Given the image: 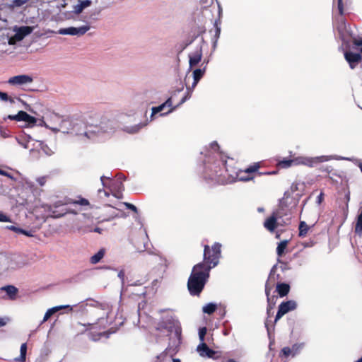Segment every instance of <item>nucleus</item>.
<instances>
[{
	"mask_svg": "<svg viewBox=\"0 0 362 362\" xmlns=\"http://www.w3.org/2000/svg\"><path fill=\"white\" fill-rule=\"evenodd\" d=\"M210 146L211 149L216 152L217 156L220 158V160L206 167L204 179L214 185H224L227 182V179L223 174V170L221 165H222V160H228L229 158L223 156L221 152H219V146L216 141H213L210 144Z\"/></svg>",
	"mask_w": 362,
	"mask_h": 362,
	"instance_id": "f257e3e1",
	"label": "nucleus"
},
{
	"mask_svg": "<svg viewBox=\"0 0 362 362\" xmlns=\"http://www.w3.org/2000/svg\"><path fill=\"white\" fill-rule=\"evenodd\" d=\"M209 271L205 269L202 263L195 264L187 281V288L190 295L199 296L209 277Z\"/></svg>",
	"mask_w": 362,
	"mask_h": 362,
	"instance_id": "f03ea898",
	"label": "nucleus"
},
{
	"mask_svg": "<svg viewBox=\"0 0 362 362\" xmlns=\"http://www.w3.org/2000/svg\"><path fill=\"white\" fill-rule=\"evenodd\" d=\"M235 160L233 158H228L227 160H222V169L223 172L227 173L229 177L236 176L240 181L247 182L254 179L252 173H256L260 168V163H254L245 170H237L233 166Z\"/></svg>",
	"mask_w": 362,
	"mask_h": 362,
	"instance_id": "7ed1b4c3",
	"label": "nucleus"
},
{
	"mask_svg": "<svg viewBox=\"0 0 362 362\" xmlns=\"http://www.w3.org/2000/svg\"><path fill=\"white\" fill-rule=\"evenodd\" d=\"M221 244L214 243L211 247L208 245L204 246V260L202 264L204 265L205 269L210 270L218 265L221 256Z\"/></svg>",
	"mask_w": 362,
	"mask_h": 362,
	"instance_id": "20e7f679",
	"label": "nucleus"
},
{
	"mask_svg": "<svg viewBox=\"0 0 362 362\" xmlns=\"http://www.w3.org/2000/svg\"><path fill=\"white\" fill-rule=\"evenodd\" d=\"M282 216L283 214L281 210L273 211V213L265 219L263 223L264 228L270 233H274L279 225L284 226L287 224L286 222L284 223H279L278 222V221L281 219Z\"/></svg>",
	"mask_w": 362,
	"mask_h": 362,
	"instance_id": "39448f33",
	"label": "nucleus"
},
{
	"mask_svg": "<svg viewBox=\"0 0 362 362\" xmlns=\"http://www.w3.org/2000/svg\"><path fill=\"white\" fill-rule=\"evenodd\" d=\"M276 265L273 266L270 270L268 279L265 283V294L267 298L269 299L271 291L275 286L276 282L282 280L281 275L279 274H276Z\"/></svg>",
	"mask_w": 362,
	"mask_h": 362,
	"instance_id": "423d86ee",
	"label": "nucleus"
},
{
	"mask_svg": "<svg viewBox=\"0 0 362 362\" xmlns=\"http://www.w3.org/2000/svg\"><path fill=\"white\" fill-rule=\"evenodd\" d=\"M297 308V303L295 300H290L285 302H282L279 305V309L276 315L274 322L276 323L280 320L284 315L290 311L294 310Z\"/></svg>",
	"mask_w": 362,
	"mask_h": 362,
	"instance_id": "0eeeda50",
	"label": "nucleus"
},
{
	"mask_svg": "<svg viewBox=\"0 0 362 362\" xmlns=\"http://www.w3.org/2000/svg\"><path fill=\"white\" fill-rule=\"evenodd\" d=\"M33 30V28L30 26H21L16 30V33L11 37L8 40L10 45H14L17 42L21 41L25 36L30 34Z\"/></svg>",
	"mask_w": 362,
	"mask_h": 362,
	"instance_id": "6e6552de",
	"label": "nucleus"
},
{
	"mask_svg": "<svg viewBox=\"0 0 362 362\" xmlns=\"http://www.w3.org/2000/svg\"><path fill=\"white\" fill-rule=\"evenodd\" d=\"M89 29L90 26L88 25H83L79 28L69 27L60 29L59 33L62 35H83L89 30Z\"/></svg>",
	"mask_w": 362,
	"mask_h": 362,
	"instance_id": "1a4fd4ad",
	"label": "nucleus"
},
{
	"mask_svg": "<svg viewBox=\"0 0 362 362\" xmlns=\"http://www.w3.org/2000/svg\"><path fill=\"white\" fill-rule=\"evenodd\" d=\"M344 58L351 69H355L362 59L360 54L351 51H346L344 52Z\"/></svg>",
	"mask_w": 362,
	"mask_h": 362,
	"instance_id": "9d476101",
	"label": "nucleus"
},
{
	"mask_svg": "<svg viewBox=\"0 0 362 362\" xmlns=\"http://www.w3.org/2000/svg\"><path fill=\"white\" fill-rule=\"evenodd\" d=\"M0 291L5 292L6 294L2 296L4 299L14 300L17 298L18 289L13 285H7L0 288Z\"/></svg>",
	"mask_w": 362,
	"mask_h": 362,
	"instance_id": "9b49d317",
	"label": "nucleus"
},
{
	"mask_svg": "<svg viewBox=\"0 0 362 362\" xmlns=\"http://www.w3.org/2000/svg\"><path fill=\"white\" fill-rule=\"evenodd\" d=\"M197 351L199 355L202 357H208L211 358H214L216 352L210 349L208 345L205 342L200 343L197 348Z\"/></svg>",
	"mask_w": 362,
	"mask_h": 362,
	"instance_id": "f8f14e48",
	"label": "nucleus"
},
{
	"mask_svg": "<svg viewBox=\"0 0 362 362\" xmlns=\"http://www.w3.org/2000/svg\"><path fill=\"white\" fill-rule=\"evenodd\" d=\"M33 78L28 75H18L9 78L8 83L12 85H23L32 83Z\"/></svg>",
	"mask_w": 362,
	"mask_h": 362,
	"instance_id": "ddd939ff",
	"label": "nucleus"
},
{
	"mask_svg": "<svg viewBox=\"0 0 362 362\" xmlns=\"http://www.w3.org/2000/svg\"><path fill=\"white\" fill-rule=\"evenodd\" d=\"M202 58V47H199L195 52L189 54V66L192 68L197 66L201 62Z\"/></svg>",
	"mask_w": 362,
	"mask_h": 362,
	"instance_id": "4468645a",
	"label": "nucleus"
},
{
	"mask_svg": "<svg viewBox=\"0 0 362 362\" xmlns=\"http://www.w3.org/2000/svg\"><path fill=\"white\" fill-rule=\"evenodd\" d=\"M293 165H304L308 167H313L317 163V159L308 157H296L293 158Z\"/></svg>",
	"mask_w": 362,
	"mask_h": 362,
	"instance_id": "2eb2a0df",
	"label": "nucleus"
},
{
	"mask_svg": "<svg viewBox=\"0 0 362 362\" xmlns=\"http://www.w3.org/2000/svg\"><path fill=\"white\" fill-rule=\"evenodd\" d=\"M66 308H69L70 311L73 310V308L68 305H67L55 306L50 309H48L44 315L42 322H46L55 313H57L62 309H66Z\"/></svg>",
	"mask_w": 362,
	"mask_h": 362,
	"instance_id": "dca6fc26",
	"label": "nucleus"
},
{
	"mask_svg": "<svg viewBox=\"0 0 362 362\" xmlns=\"http://www.w3.org/2000/svg\"><path fill=\"white\" fill-rule=\"evenodd\" d=\"M290 288L289 284L286 283H277L276 286V291L281 298L288 294Z\"/></svg>",
	"mask_w": 362,
	"mask_h": 362,
	"instance_id": "f3484780",
	"label": "nucleus"
},
{
	"mask_svg": "<svg viewBox=\"0 0 362 362\" xmlns=\"http://www.w3.org/2000/svg\"><path fill=\"white\" fill-rule=\"evenodd\" d=\"M21 121L26 122L29 126L33 127L37 122V119L28 114L26 112L21 110Z\"/></svg>",
	"mask_w": 362,
	"mask_h": 362,
	"instance_id": "a211bd4d",
	"label": "nucleus"
},
{
	"mask_svg": "<svg viewBox=\"0 0 362 362\" xmlns=\"http://www.w3.org/2000/svg\"><path fill=\"white\" fill-rule=\"evenodd\" d=\"M105 254V249L101 248L99 250V251L93 255L90 258V262L93 264H95L101 261V259L104 257Z\"/></svg>",
	"mask_w": 362,
	"mask_h": 362,
	"instance_id": "6ab92c4d",
	"label": "nucleus"
},
{
	"mask_svg": "<svg viewBox=\"0 0 362 362\" xmlns=\"http://www.w3.org/2000/svg\"><path fill=\"white\" fill-rule=\"evenodd\" d=\"M206 71V67L203 69H197L193 71V78L194 82L192 86L194 87L197 86L199 81L202 78Z\"/></svg>",
	"mask_w": 362,
	"mask_h": 362,
	"instance_id": "aec40b11",
	"label": "nucleus"
},
{
	"mask_svg": "<svg viewBox=\"0 0 362 362\" xmlns=\"http://www.w3.org/2000/svg\"><path fill=\"white\" fill-rule=\"evenodd\" d=\"M173 327V322L171 320L160 321L158 323L156 329L157 330H167L168 332H171Z\"/></svg>",
	"mask_w": 362,
	"mask_h": 362,
	"instance_id": "412c9836",
	"label": "nucleus"
},
{
	"mask_svg": "<svg viewBox=\"0 0 362 362\" xmlns=\"http://www.w3.org/2000/svg\"><path fill=\"white\" fill-rule=\"evenodd\" d=\"M310 227L303 221H300L298 226L299 237L304 238L307 235Z\"/></svg>",
	"mask_w": 362,
	"mask_h": 362,
	"instance_id": "4be33fe9",
	"label": "nucleus"
},
{
	"mask_svg": "<svg viewBox=\"0 0 362 362\" xmlns=\"http://www.w3.org/2000/svg\"><path fill=\"white\" fill-rule=\"evenodd\" d=\"M288 243V240H284L281 241L278 244V246L276 247V254L279 257H282L283 255L284 254L285 250L287 247Z\"/></svg>",
	"mask_w": 362,
	"mask_h": 362,
	"instance_id": "5701e85b",
	"label": "nucleus"
},
{
	"mask_svg": "<svg viewBox=\"0 0 362 362\" xmlns=\"http://www.w3.org/2000/svg\"><path fill=\"white\" fill-rule=\"evenodd\" d=\"M20 352H21V354H20L19 357L16 358L14 360H15V361H18V362H25V358H26V353H27V344L26 343H23L21 344Z\"/></svg>",
	"mask_w": 362,
	"mask_h": 362,
	"instance_id": "b1692460",
	"label": "nucleus"
},
{
	"mask_svg": "<svg viewBox=\"0 0 362 362\" xmlns=\"http://www.w3.org/2000/svg\"><path fill=\"white\" fill-rule=\"evenodd\" d=\"M292 165H293V158H284L281 160H279L276 163V166L279 168H288Z\"/></svg>",
	"mask_w": 362,
	"mask_h": 362,
	"instance_id": "393cba45",
	"label": "nucleus"
},
{
	"mask_svg": "<svg viewBox=\"0 0 362 362\" xmlns=\"http://www.w3.org/2000/svg\"><path fill=\"white\" fill-rule=\"evenodd\" d=\"M172 106V101L171 98H168L164 103L162 105L153 107L152 108V115L156 114L158 112H160L164 110L165 107H170Z\"/></svg>",
	"mask_w": 362,
	"mask_h": 362,
	"instance_id": "a878e982",
	"label": "nucleus"
},
{
	"mask_svg": "<svg viewBox=\"0 0 362 362\" xmlns=\"http://www.w3.org/2000/svg\"><path fill=\"white\" fill-rule=\"evenodd\" d=\"M96 116V115L95 113H93V112H87L86 114H85L83 115V120L85 121V122L90 125V126H94L95 125V120H94V117Z\"/></svg>",
	"mask_w": 362,
	"mask_h": 362,
	"instance_id": "bb28decb",
	"label": "nucleus"
},
{
	"mask_svg": "<svg viewBox=\"0 0 362 362\" xmlns=\"http://www.w3.org/2000/svg\"><path fill=\"white\" fill-rule=\"evenodd\" d=\"M66 203L67 204H78L81 206H89L90 205L88 200L85 198H83V197H79V199L78 200H73L71 199H69Z\"/></svg>",
	"mask_w": 362,
	"mask_h": 362,
	"instance_id": "cd10ccee",
	"label": "nucleus"
},
{
	"mask_svg": "<svg viewBox=\"0 0 362 362\" xmlns=\"http://www.w3.org/2000/svg\"><path fill=\"white\" fill-rule=\"evenodd\" d=\"M216 308L217 306L216 304L209 303L203 307V312L204 313L211 315L216 311Z\"/></svg>",
	"mask_w": 362,
	"mask_h": 362,
	"instance_id": "c85d7f7f",
	"label": "nucleus"
},
{
	"mask_svg": "<svg viewBox=\"0 0 362 362\" xmlns=\"http://www.w3.org/2000/svg\"><path fill=\"white\" fill-rule=\"evenodd\" d=\"M158 360L159 361L158 362H181L178 358H172L163 354L158 356Z\"/></svg>",
	"mask_w": 362,
	"mask_h": 362,
	"instance_id": "c756f323",
	"label": "nucleus"
},
{
	"mask_svg": "<svg viewBox=\"0 0 362 362\" xmlns=\"http://www.w3.org/2000/svg\"><path fill=\"white\" fill-rule=\"evenodd\" d=\"M355 233L361 234L362 233V211L358 216L357 221L355 226Z\"/></svg>",
	"mask_w": 362,
	"mask_h": 362,
	"instance_id": "7c9ffc66",
	"label": "nucleus"
},
{
	"mask_svg": "<svg viewBox=\"0 0 362 362\" xmlns=\"http://www.w3.org/2000/svg\"><path fill=\"white\" fill-rule=\"evenodd\" d=\"M274 298H277V297L275 296H271L269 295V298H267V315L269 317L271 315V310L274 308V307L275 305V303H273V305H271V300L274 299Z\"/></svg>",
	"mask_w": 362,
	"mask_h": 362,
	"instance_id": "2f4dec72",
	"label": "nucleus"
},
{
	"mask_svg": "<svg viewBox=\"0 0 362 362\" xmlns=\"http://www.w3.org/2000/svg\"><path fill=\"white\" fill-rule=\"evenodd\" d=\"M289 356H292V350H291V349L290 347H288V346L284 347L281 349V352L279 354V356L280 357L284 356V357L286 358V357H288Z\"/></svg>",
	"mask_w": 362,
	"mask_h": 362,
	"instance_id": "473e14b6",
	"label": "nucleus"
},
{
	"mask_svg": "<svg viewBox=\"0 0 362 362\" xmlns=\"http://www.w3.org/2000/svg\"><path fill=\"white\" fill-rule=\"evenodd\" d=\"M28 0H13L11 4L12 8L15 7H21L25 3H27Z\"/></svg>",
	"mask_w": 362,
	"mask_h": 362,
	"instance_id": "72a5a7b5",
	"label": "nucleus"
},
{
	"mask_svg": "<svg viewBox=\"0 0 362 362\" xmlns=\"http://www.w3.org/2000/svg\"><path fill=\"white\" fill-rule=\"evenodd\" d=\"M206 332H207V329L205 327H202V328L199 329V339L201 341V343L204 342V338H205V335L206 334Z\"/></svg>",
	"mask_w": 362,
	"mask_h": 362,
	"instance_id": "f704fd0d",
	"label": "nucleus"
},
{
	"mask_svg": "<svg viewBox=\"0 0 362 362\" xmlns=\"http://www.w3.org/2000/svg\"><path fill=\"white\" fill-rule=\"evenodd\" d=\"M337 8L339 14L342 17L344 16V4L342 0H337Z\"/></svg>",
	"mask_w": 362,
	"mask_h": 362,
	"instance_id": "c9c22d12",
	"label": "nucleus"
},
{
	"mask_svg": "<svg viewBox=\"0 0 362 362\" xmlns=\"http://www.w3.org/2000/svg\"><path fill=\"white\" fill-rule=\"evenodd\" d=\"M1 100L4 101H7L8 100H9L11 103H13V100L9 98L7 93L0 91V100Z\"/></svg>",
	"mask_w": 362,
	"mask_h": 362,
	"instance_id": "e433bc0d",
	"label": "nucleus"
},
{
	"mask_svg": "<svg viewBox=\"0 0 362 362\" xmlns=\"http://www.w3.org/2000/svg\"><path fill=\"white\" fill-rule=\"evenodd\" d=\"M8 119L11 120H16V121H21V111L18 112V114L15 115H9L7 117Z\"/></svg>",
	"mask_w": 362,
	"mask_h": 362,
	"instance_id": "4c0bfd02",
	"label": "nucleus"
},
{
	"mask_svg": "<svg viewBox=\"0 0 362 362\" xmlns=\"http://www.w3.org/2000/svg\"><path fill=\"white\" fill-rule=\"evenodd\" d=\"M292 350V356H295L300 351V346L298 344H293L292 346V348H291Z\"/></svg>",
	"mask_w": 362,
	"mask_h": 362,
	"instance_id": "58836bf2",
	"label": "nucleus"
},
{
	"mask_svg": "<svg viewBox=\"0 0 362 362\" xmlns=\"http://www.w3.org/2000/svg\"><path fill=\"white\" fill-rule=\"evenodd\" d=\"M353 44L354 45H356V47H358L359 50L362 53V39H361V40L354 39L353 40Z\"/></svg>",
	"mask_w": 362,
	"mask_h": 362,
	"instance_id": "ea45409f",
	"label": "nucleus"
},
{
	"mask_svg": "<svg viewBox=\"0 0 362 362\" xmlns=\"http://www.w3.org/2000/svg\"><path fill=\"white\" fill-rule=\"evenodd\" d=\"M124 204L126 206L127 209L133 211L135 213H137V208L132 204L124 202Z\"/></svg>",
	"mask_w": 362,
	"mask_h": 362,
	"instance_id": "a19ab883",
	"label": "nucleus"
},
{
	"mask_svg": "<svg viewBox=\"0 0 362 362\" xmlns=\"http://www.w3.org/2000/svg\"><path fill=\"white\" fill-rule=\"evenodd\" d=\"M10 221H11L10 218L8 216H6V214H4L0 211V221L1 222H9Z\"/></svg>",
	"mask_w": 362,
	"mask_h": 362,
	"instance_id": "79ce46f5",
	"label": "nucleus"
},
{
	"mask_svg": "<svg viewBox=\"0 0 362 362\" xmlns=\"http://www.w3.org/2000/svg\"><path fill=\"white\" fill-rule=\"evenodd\" d=\"M37 182L40 186H43V185H45V184L47 182V177L46 176L40 177L37 178Z\"/></svg>",
	"mask_w": 362,
	"mask_h": 362,
	"instance_id": "37998d69",
	"label": "nucleus"
},
{
	"mask_svg": "<svg viewBox=\"0 0 362 362\" xmlns=\"http://www.w3.org/2000/svg\"><path fill=\"white\" fill-rule=\"evenodd\" d=\"M84 8H83V6H81V4L76 5L74 6V12L76 13H80L82 12V11L83 10Z\"/></svg>",
	"mask_w": 362,
	"mask_h": 362,
	"instance_id": "c03bdc74",
	"label": "nucleus"
},
{
	"mask_svg": "<svg viewBox=\"0 0 362 362\" xmlns=\"http://www.w3.org/2000/svg\"><path fill=\"white\" fill-rule=\"evenodd\" d=\"M101 318L100 316H97L96 317V319L93 322V323H87V324H83V326H88V327H90V325H93V324H97L98 322V321L100 320V319ZM78 325H82V324H81L80 322H78Z\"/></svg>",
	"mask_w": 362,
	"mask_h": 362,
	"instance_id": "a18cd8bd",
	"label": "nucleus"
},
{
	"mask_svg": "<svg viewBox=\"0 0 362 362\" xmlns=\"http://www.w3.org/2000/svg\"><path fill=\"white\" fill-rule=\"evenodd\" d=\"M90 3H91V2H90V1H89V0H84V1H81L80 2L81 6H83V8H85L88 7V6H90Z\"/></svg>",
	"mask_w": 362,
	"mask_h": 362,
	"instance_id": "49530a36",
	"label": "nucleus"
},
{
	"mask_svg": "<svg viewBox=\"0 0 362 362\" xmlns=\"http://www.w3.org/2000/svg\"><path fill=\"white\" fill-rule=\"evenodd\" d=\"M7 228L11 230H13V231H15L16 233H19L20 231H21V228H17V227H16L14 226H7Z\"/></svg>",
	"mask_w": 362,
	"mask_h": 362,
	"instance_id": "de8ad7c7",
	"label": "nucleus"
},
{
	"mask_svg": "<svg viewBox=\"0 0 362 362\" xmlns=\"http://www.w3.org/2000/svg\"><path fill=\"white\" fill-rule=\"evenodd\" d=\"M0 175L8 177H12V176L11 175L10 173H8V172H6L1 168H0Z\"/></svg>",
	"mask_w": 362,
	"mask_h": 362,
	"instance_id": "09e8293b",
	"label": "nucleus"
},
{
	"mask_svg": "<svg viewBox=\"0 0 362 362\" xmlns=\"http://www.w3.org/2000/svg\"><path fill=\"white\" fill-rule=\"evenodd\" d=\"M258 174H259V175H275V174H276V171H271V172L259 173Z\"/></svg>",
	"mask_w": 362,
	"mask_h": 362,
	"instance_id": "8fccbe9b",
	"label": "nucleus"
},
{
	"mask_svg": "<svg viewBox=\"0 0 362 362\" xmlns=\"http://www.w3.org/2000/svg\"><path fill=\"white\" fill-rule=\"evenodd\" d=\"M103 230L102 228H100L99 227H95L93 230H91L90 231H93V232H95V233L101 234Z\"/></svg>",
	"mask_w": 362,
	"mask_h": 362,
	"instance_id": "3c124183",
	"label": "nucleus"
},
{
	"mask_svg": "<svg viewBox=\"0 0 362 362\" xmlns=\"http://www.w3.org/2000/svg\"><path fill=\"white\" fill-rule=\"evenodd\" d=\"M324 199V194L321 192L317 197L318 203H321Z\"/></svg>",
	"mask_w": 362,
	"mask_h": 362,
	"instance_id": "603ef678",
	"label": "nucleus"
},
{
	"mask_svg": "<svg viewBox=\"0 0 362 362\" xmlns=\"http://www.w3.org/2000/svg\"><path fill=\"white\" fill-rule=\"evenodd\" d=\"M303 245H304L305 247H312V246H313V245H314V243H313V241L305 242V243H303Z\"/></svg>",
	"mask_w": 362,
	"mask_h": 362,
	"instance_id": "864d4df0",
	"label": "nucleus"
},
{
	"mask_svg": "<svg viewBox=\"0 0 362 362\" xmlns=\"http://www.w3.org/2000/svg\"><path fill=\"white\" fill-rule=\"evenodd\" d=\"M6 322L4 320V319L0 317V327H4V325H6Z\"/></svg>",
	"mask_w": 362,
	"mask_h": 362,
	"instance_id": "5fc2aeb1",
	"label": "nucleus"
},
{
	"mask_svg": "<svg viewBox=\"0 0 362 362\" xmlns=\"http://www.w3.org/2000/svg\"><path fill=\"white\" fill-rule=\"evenodd\" d=\"M19 233L24 234V235H25L27 236H30L29 232H28V231H26V230H25L23 229H21V231H20Z\"/></svg>",
	"mask_w": 362,
	"mask_h": 362,
	"instance_id": "6e6d98bb",
	"label": "nucleus"
},
{
	"mask_svg": "<svg viewBox=\"0 0 362 362\" xmlns=\"http://www.w3.org/2000/svg\"><path fill=\"white\" fill-rule=\"evenodd\" d=\"M345 199L346 200V204L349 202L350 200V192H348L346 195H345Z\"/></svg>",
	"mask_w": 362,
	"mask_h": 362,
	"instance_id": "4d7b16f0",
	"label": "nucleus"
},
{
	"mask_svg": "<svg viewBox=\"0 0 362 362\" xmlns=\"http://www.w3.org/2000/svg\"><path fill=\"white\" fill-rule=\"evenodd\" d=\"M220 32H221V30L219 28L216 27V36L217 37H219V35H220Z\"/></svg>",
	"mask_w": 362,
	"mask_h": 362,
	"instance_id": "13d9d810",
	"label": "nucleus"
},
{
	"mask_svg": "<svg viewBox=\"0 0 362 362\" xmlns=\"http://www.w3.org/2000/svg\"><path fill=\"white\" fill-rule=\"evenodd\" d=\"M188 98H189L188 95H185V97H183L180 101V104L185 103L187 100Z\"/></svg>",
	"mask_w": 362,
	"mask_h": 362,
	"instance_id": "bf43d9fd",
	"label": "nucleus"
},
{
	"mask_svg": "<svg viewBox=\"0 0 362 362\" xmlns=\"http://www.w3.org/2000/svg\"><path fill=\"white\" fill-rule=\"evenodd\" d=\"M102 192H104V194H105V195L106 197H108V196H109V193H108V192H105V190L98 189V193H101Z\"/></svg>",
	"mask_w": 362,
	"mask_h": 362,
	"instance_id": "052dcab7",
	"label": "nucleus"
},
{
	"mask_svg": "<svg viewBox=\"0 0 362 362\" xmlns=\"http://www.w3.org/2000/svg\"><path fill=\"white\" fill-rule=\"evenodd\" d=\"M173 110H174V108H170L168 112H165V114H168V113L172 112ZM165 115V113L164 114H161V115Z\"/></svg>",
	"mask_w": 362,
	"mask_h": 362,
	"instance_id": "680f3d73",
	"label": "nucleus"
},
{
	"mask_svg": "<svg viewBox=\"0 0 362 362\" xmlns=\"http://www.w3.org/2000/svg\"><path fill=\"white\" fill-rule=\"evenodd\" d=\"M358 168H360V170H361V173H362V163H360L358 164Z\"/></svg>",
	"mask_w": 362,
	"mask_h": 362,
	"instance_id": "e2e57ef3",
	"label": "nucleus"
},
{
	"mask_svg": "<svg viewBox=\"0 0 362 362\" xmlns=\"http://www.w3.org/2000/svg\"><path fill=\"white\" fill-rule=\"evenodd\" d=\"M276 298H274V299H272V300H271V305H273V303H276V301H275V300H276Z\"/></svg>",
	"mask_w": 362,
	"mask_h": 362,
	"instance_id": "0e129e2a",
	"label": "nucleus"
},
{
	"mask_svg": "<svg viewBox=\"0 0 362 362\" xmlns=\"http://www.w3.org/2000/svg\"><path fill=\"white\" fill-rule=\"evenodd\" d=\"M341 22L343 23V24H344V23H345L344 19L343 18H341Z\"/></svg>",
	"mask_w": 362,
	"mask_h": 362,
	"instance_id": "69168bd1",
	"label": "nucleus"
},
{
	"mask_svg": "<svg viewBox=\"0 0 362 362\" xmlns=\"http://www.w3.org/2000/svg\"><path fill=\"white\" fill-rule=\"evenodd\" d=\"M104 178H105V177H104V176H102V177H101V178H100V179H101V181H102L103 182V179H104Z\"/></svg>",
	"mask_w": 362,
	"mask_h": 362,
	"instance_id": "338daca9",
	"label": "nucleus"
},
{
	"mask_svg": "<svg viewBox=\"0 0 362 362\" xmlns=\"http://www.w3.org/2000/svg\"><path fill=\"white\" fill-rule=\"evenodd\" d=\"M279 237H280V235H279V234H277V235H276V238H279Z\"/></svg>",
	"mask_w": 362,
	"mask_h": 362,
	"instance_id": "774afa93",
	"label": "nucleus"
}]
</instances>
